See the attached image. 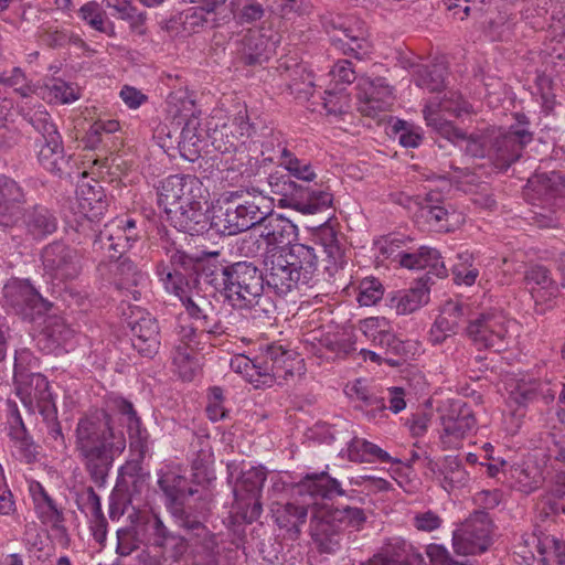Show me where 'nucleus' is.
Instances as JSON below:
<instances>
[{"label":"nucleus","mask_w":565,"mask_h":565,"mask_svg":"<svg viewBox=\"0 0 565 565\" xmlns=\"http://www.w3.org/2000/svg\"><path fill=\"white\" fill-rule=\"evenodd\" d=\"M230 271V264H203L200 263L199 273H195L198 278L203 279L206 284L212 285L216 290L222 291L225 295L226 291V274Z\"/></svg>","instance_id":"63"},{"label":"nucleus","mask_w":565,"mask_h":565,"mask_svg":"<svg viewBox=\"0 0 565 565\" xmlns=\"http://www.w3.org/2000/svg\"><path fill=\"white\" fill-rule=\"evenodd\" d=\"M285 171L295 178L299 183L311 185L310 183L317 178V173L310 162L300 160L295 157L287 148L281 149V162Z\"/></svg>","instance_id":"50"},{"label":"nucleus","mask_w":565,"mask_h":565,"mask_svg":"<svg viewBox=\"0 0 565 565\" xmlns=\"http://www.w3.org/2000/svg\"><path fill=\"white\" fill-rule=\"evenodd\" d=\"M447 67L443 62L417 65L414 70L415 84L430 93L440 92L445 87Z\"/></svg>","instance_id":"44"},{"label":"nucleus","mask_w":565,"mask_h":565,"mask_svg":"<svg viewBox=\"0 0 565 565\" xmlns=\"http://www.w3.org/2000/svg\"><path fill=\"white\" fill-rule=\"evenodd\" d=\"M524 281L530 289L536 305V311L543 312L539 307L550 303L558 294V286L552 278L550 270L542 265L530 266L524 274Z\"/></svg>","instance_id":"26"},{"label":"nucleus","mask_w":565,"mask_h":565,"mask_svg":"<svg viewBox=\"0 0 565 565\" xmlns=\"http://www.w3.org/2000/svg\"><path fill=\"white\" fill-rule=\"evenodd\" d=\"M180 22L186 32H199L201 29H214L220 25V20L215 15L206 14L199 7L190 8L180 13Z\"/></svg>","instance_id":"56"},{"label":"nucleus","mask_w":565,"mask_h":565,"mask_svg":"<svg viewBox=\"0 0 565 565\" xmlns=\"http://www.w3.org/2000/svg\"><path fill=\"white\" fill-rule=\"evenodd\" d=\"M466 335L477 347L481 349H492L500 352L505 349V335L508 333L505 318L498 312H476L469 320L466 329Z\"/></svg>","instance_id":"9"},{"label":"nucleus","mask_w":565,"mask_h":565,"mask_svg":"<svg viewBox=\"0 0 565 565\" xmlns=\"http://www.w3.org/2000/svg\"><path fill=\"white\" fill-rule=\"evenodd\" d=\"M297 353L279 344H270L264 354L262 365V384L271 386L277 381H287L294 376L295 365L299 364ZM281 384V382H278Z\"/></svg>","instance_id":"16"},{"label":"nucleus","mask_w":565,"mask_h":565,"mask_svg":"<svg viewBox=\"0 0 565 565\" xmlns=\"http://www.w3.org/2000/svg\"><path fill=\"white\" fill-rule=\"evenodd\" d=\"M23 118L39 135L35 138V145L61 137L56 124L44 105H39L24 111Z\"/></svg>","instance_id":"43"},{"label":"nucleus","mask_w":565,"mask_h":565,"mask_svg":"<svg viewBox=\"0 0 565 565\" xmlns=\"http://www.w3.org/2000/svg\"><path fill=\"white\" fill-rule=\"evenodd\" d=\"M274 515L277 525L285 529L291 540H297L301 533V526L307 521L308 508L306 504L287 502L278 504Z\"/></svg>","instance_id":"39"},{"label":"nucleus","mask_w":565,"mask_h":565,"mask_svg":"<svg viewBox=\"0 0 565 565\" xmlns=\"http://www.w3.org/2000/svg\"><path fill=\"white\" fill-rule=\"evenodd\" d=\"M381 252L387 258L393 257L394 260H397L405 268H428L427 273L420 278L431 277L430 275L437 278L447 276V269L444 262L440 260V253L436 248L422 246L416 253L398 252L396 255H393L394 243L391 242L388 245L381 247Z\"/></svg>","instance_id":"17"},{"label":"nucleus","mask_w":565,"mask_h":565,"mask_svg":"<svg viewBox=\"0 0 565 565\" xmlns=\"http://www.w3.org/2000/svg\"><path fill=\"white\" fill-rule=\"evenodd\" d=\"M35 146L39 148V163L45 170L60 177L70 174L71 156L65 153L62 136Z\"/></svg>","instance_id":"32"},{"label":"nucleus","mask_w":565,"mask_h":565,"mask_svg":"<svg viewBox=\"0 0 565 565\" xmlns=\"http://www.w3.org/2000/svg\"><path fill=\"white\" fill-rule=\"evenodd\" d=\"M324 263V274L328 278L334 276L343 263V252L333 231L329 230L321 238V243L315 245L292 244L288 253L284 255L290 267L297 273V279H300L302 286L313 289L318 286V262Z\"/></svg>","instance_id":"3"},{"label":"nucleus","mask_w":565,"mask_h":565,"mask_svg":"<svg viewBox=\"0 0 565 565\" xmlns=\"http://www.w3.org/2000/svg\"><path fill=\"white\" fill-rule=\"evenodd\" d=\"M418 217L423 218L426 224L434 231L437 232H449L450 231V212L446 204L440 206H430L427 209H418Z\"/></svg>","instance_id":"64"},{"label":"nucleus","mask_w":565,"mask_h":565,"mask_svg":"<svg viewBox=\"0 0 565 565\" xmlns=\"http://www.w3.org/2000/svg\"><path fill=\"white\" fill-rule=\"evenodd\" d=\"M225 298L239 309H250L259 305L265 279L263 271L252 262H236L230 264L226 271Z\"/></svg>","instance_id":"5"},{"label":"nucleus","mask_w":565,"mask_h":565,"mask_svg":"<svg viewBox=\"0 0 565 565\" xmlns=\"http://www.w3.org/2000/svg\"><path fill=\"white\" fill-rule=\"evenodd\" d=\"M429 284H433L431 277L418 278L414 287L398 292L391 299V307L395 308L398 315L416 311L429 301Z\"/></svg>","instance_id":"36"},{"label":"nucleus","mask_w":565,"mask_h":565,"mask_svg":"<svg viewBox=\"0 0 565 565\" xmlns=\"http://www.w3.org/2000/svg\"><path fill=\"white\" fill-rule=\"evenodd\" d=\"M13 380L17 394L26 407L31 408L35 404L40 413H43L47 406L56 407L47 379L40 373L26 374L17 358Z\"/></svg>","instance_id":"14"},{"label":"nucleus","mask_w":565,"mask_h":565,"mask_svg":"<svg viewBox=\"0 0 565 565\" xmlns=\"http://www.w3.org/2000/svg\"><path fill=\"white\" fill-rule=\"evenodd\" d=\"M127 527L141 545L153 546L162 524L161 518L150 511H134L127 518Z\"/></svg>","instance_id":"37"},{"label":"nucleus","mask_w":565,"mask_h":565,"mask_svg":"<svg viewBox=\"0 0 565 565\" xmlns=\"http://www.w3.org/2000/svg\"><path fill=\"white\" fill-rule=\"evenodd\" d=\"M107 8L113 9V15L129 23L132 31L138 34L146 33L147 12L140 11L130 0H104Z\"/></svg>","instance_id":"46"},{"label":"nucleus","mask_w":565,"mask_h":565,"mask_svg":"<svg viewBox=\"0 0 565 565\" xmlns=\"http://www.w3.org/2000/svg\"><path fill=\"white\" fill-rule=\"evenodd\" d=\"M527 195L553 206L565 205V175L557 171L536 172L527 180Z\"/></svg>","instance_id":"20"},{"label":"nucleus","mask_w":565,"mask_h":565,"mask_svg":"<svg viewBox=\"0 0 565 565\" xmlns=\"http://www.w3.org/2000/svg\"><path fill=\"white\" fill-rule=\"evenodd\" d=\"M168 218L173 227L191 236L210 232L209 203L190 206L189 209L171 210Z\"/></svg>","instance_id":"28"},{"label":"nucleus","mask_w":565,"mask_h":565,"mask_svg":"<svg viewBox=\"0 0 565 565\" xmlns=\"http://www.w3.org/2000/svg\"><path fill=\"white\" fill-rule=\"evenodd\" d=\"M277 41L259 30H248L237 43V55L244 65L267 62L276 51Z\"/></svg>","instance_id":"23"},{"label":"nucleus","mask_w":565,"mask_h":565,"mask_svg":"<svg viewBox=\"0 0 565 565\" xmlns=\"http://www.w3.org/2000/svg\"><path fill=\"white\" fill-rule=\"evenodd\" d=\"M440 424L443 426L441 438L444 443L454 445L476 429L477 419L468 404L456 401L447 408L441 409Z\"/></svg>","instance_id":"15"},{"label":"nucleus","mask_w":565,"mask_h":565,"mask_svg":"<svg viewBox=\"0 0 565 565\" xmlns=\"http://www.w3.org/2000/svg\"><path fill=\"white\" fill-rule=\"evenodd\" d=\"M375 344L384 349L383 361L391 366H399L406 361L408 350L405 343L388 331L372 334Z\"/></svg>","instance_id":"47"},{"label":"nucleus","mask_w":565,"mask_h":565,"mask_svg":"<svg viewBox=\"0 0 565 565\" xmlns=\"http://www.w3.org/2000/svg\"><path fill=\"white\" fill-rule=\"evenodd\" d=\"M492 521L483 510L475 511L452 535L457 554L475 555L486 552L492 543Z\"/></svg>","instance_id":"7"},{"label":"nucleus","mask_w":565,"mask_h":565,"mask_svg":"<svg viewBox=\"0 0 565 565\" xmlns=\"http://www.w3.org/2000/svg\"><path fill=\"white\" fill-rule=\"evenodd\" d=\"M147 281V275L128 257H119L115 270V286L119 290H126L135 300L140 297L137 287Z\"/></svg>","instance_id":"38"},{"label":"nucleus","mask_w":565,"mask_h":565,"mask_svg":"<svg viewBox=\"0 0 565 565\" xmlns=\"http://www.w3.org/2000/svg\"><path fill=\"white\" fill-rule=\"evenodd\" d=\"M426 558L411 543L396 541L384 553L360 565H426Z\"/></svg>","instance_id":"29"},{"label":"nucleus","mask_w":565,"mask_h":565,"mask_svg":"<svg viewBox=\"0 0 565 565\" xmlns=\"http://www.w3.org/2000/svg\"><path fill=\"white\" fill-rule=\"evenodd\" d=\"M136 241V236L127 233L125 228L117 227L114 232L105 228L100 231L94 238V249L107 248L109 258L124 257V253L131 247V243Z\"/></svg>","instance_id":"41"},{"label":"nucleus","mask_w":565,"mask_h":565,"mask_svg":"<svg viewBox=\"0 0 565 565\" xmlns=\"http://www.w3.org/2000/svg\"><path fill=\"white\" fill-rule=\"evenodd\" d=\"M358 87L360 89L358 110L363 116L376 117L393 105V89L385 78H362Z\"/></svg>","instance_id":"18"},{"label":"nucleus","mask_w":565,"mask_h":565,"mask_svg":"<svg viewBox=\"0 0 565 565\" xmlns=\"http://www.w3.org/2000/svg\"><path fill=\"white\" fill-rule=\"evenodd\" d=\"M160 552L163 562L180 563L189 553V537L171 531L163 522L154 540L153 546Z\"/></svg>","instance_id":"30"},{"label":"nucleus","mask_w":565,"mask_h":565,"mask_svg":"<svg viewBox=\"0 0 565 565\" xmlns=\"http://www.w3.org/2000/svg\"><path fill=\"white\" fill-rule=\"evenodd\" d=\"M298 493H308L312 498L332 500L345 495L340 481L327 472L307 475L298 484Z\"/></svg>","instance_id":"34"},{"label":"nucleus","mask_w":565,"mask_h":565,"mask_svg":"<svg viewBox=\"0 0 565 565\" xmlns=\"http://www.w3.org/2000/svg\"><path fill=\"white\" fill-rule=\"evenodd\" d=\"M41 256L45 273L54 279L67 281L81 275V255L62 242H53L45 246Z\"/></svg>","instance_id":"13"},{"label":"nucleus","mask_w":565,"mask_h":565,"mask_svg":"<svg viewBox=\"0 0 565 565\" xmlns=\"http://www.w3.org/2000/svg\"><path fill=\"white\" fill-rule=\"evenodd\" d=\"M189 175L190 174H173L160 182V186L158 188V203L168 215L172 213L171 210L175 209L180 198L184 194Z\"/></svg>","instance_id":"45"},{"label":"nucleus","mask_w":565,"mask_h":565,"mask_svg":"<svg viewBox=\"0 0 565 565\" xmlns=\"http://www.w3.org/2000/svg\"><path fill=\"white\" fill-rule=\"evenodd\" d=\"M26 233L34 239H42L54 233L57 227V220L54 214L42 205H34L29 209L21 207V218Z\"/></svg>","instance_id":"33"},{"label":"nucleus","mask_w":565,"mask_h":565,"mask_svg":"<svg viewBox=\"0 0 565 565\" xmlns=\"http://www.w3.org/2000/svg\"><path fill=\"white\" fill-rule=\"evenodd\" d=\"M25 203V193L19 183L0 174V230H11L18 224Z\"/></svg>","instance_id":"22"},{"label":"nucleus","mask_w":565,"mask_h":565,"mask_svg":"<svg viewBox=\"0 0 565 565\" xmlns=\"http://www.w3.org/2000/svg\"><path fill=\"white\" fill-rule=\"evenodd\" d=\"M267 180L271 193L280 196L279 204L282 207H290L302 214H316L332 206L333 194L329 185H305L282 170L270 173Z\"/></svg>","instance_id":"4"},{"label":"nucleus","mask_w":565,"mask_h":565,"mask_svg":"<svg viewBox=\"0 0 565 565\" xmlns=\"http://www.w3.org/2000/svg\"><path fill=\"white\" fill-rule=\"evenodd\" d=\"M253 130L252 125L247 121L246 116H237L231 122H225L216 127L212 134V145L218 152L236 153L244 152L245 137H249Z\"/></svg>","instance_id":"21"},{"label":"nucleus","mask_w":565,"mask_h":565,"mask_svg":"<svg viewBox=\"0 0 565 565\" xmlns=\"http://www.w3.org/2000/svg\"><path fill=\"white\" fill-rule=\"evenodd\" d=\"M206 190L203 188L202 182L194 175H189L184 194L180 198L174 210L189 209L190 206L207 204Z\"/></svg>","instance_id":"62"},{"label":"nucleus","mask_w":565,"mask_h":565,"mask_svg":"<svg viewBox=\"0 0 565 565\" xmlns=\"http://www.w3.org/2000/svg\"><path fill=\"white\" fill-rule=\"evenodd\" d=\"M556 391L547 383L536 379H521L516 381L511 388L507 405L510 408V415L514 420V426L520 427L525 409L540 401L548 404L554 401Z\"/></svg>","instance_id":"11"},{"label":"nucleus","mask_w":565,"mask_h":565,"mask_svg":"<svg viewBox=\"0 0 565 565\" xmlns=\"http://www.w3.org/2000/svg\"><path fill=\"white\" fill-rule=\"evenodd\" d=\"M126 448L122 433L114 430L110 414L104 409L82 416L75 429V450L90 479L98 487L106 483L114 460Z\"/></svg>","instance_id":"2"},{"label":"nucleus","mask_w":565,"mask_h":565,"mask_svg":"<svg viewBox=\"0 0 565 565\" xmlns=\"http://www.w3.org/2000/svg\"><path fill=\"white\" fill-rule=\"evenodd\" d=\"M19 296L21 303L25 309L31 311L32 319L34 316H43L52 309L53 303L44 299L41 294L29 284L20 286Z\"/></svg>","instance_id":"58"},{"label":"nucleus","mask_w":565,"mask_h":565,"mask_svg":"<svg viewBox=\"0 0 565 565\" xmlns=\"http://www.w3.org/2000/svg\"><path fill=\"white\" fill-rule=\"evenodd\" d=\"M439 476L443 477V488L448 492L465 487L469 481V473L465 470L461 461L451 456L445 458Z\"/></svg>","instance_id":"51"},{"label":"nucleus","mask_w":565,"mask_h":565,"mask_svg":"<svg viewBox=\"0 0 565 565\" xmlns=\"http://www.w3.org/2000/svg\"><path fill=\"white\" fill-rule=\"evenodd\" d=\"M158 484L175 525L188 534L192 565H218L217 536L206 526L210 509L206 502L192 499L198 490L188 487L186 479L177 475L160 478Z\"/></svg>","instance_id":"1"},{"label":"nucleus","mask_w":565,"mask_h":565,"mask_svg":"<svg viewBox=\"0 0 565 565\" xmlns=\"http://www.w3.org/2000/svg\"><path fill=\"white\" fill-rule=\"evenodd\" d=\"M119 130L117 120H97L87 130L83 142L90 150L114 154L122 146V140L115 134Z\"/></svg>","instance_id":"27"},{"label":"nucleus","mask_w":565,"mask_h":565,"mask_svg":"<svg viewBox=\"0 0 565 565\" xmlns=\"http://www.w3.org/2000/svg\"><path fill=\"white\" fill-rule=\"evenodd\" d=\"M116 407L119 414L125 418L124 420L130 439V449L136 456L120 468L119 476L122 479L126 477L140 478L143 470L142 461L148 451L149 434L147 429L142 427L141 419L129 401L121 398L116 402Z\"/></svg>","instance_id":"8"},{"label":"nucleus","mask_w":565,"mask_h":565,"mask_svg":"<svg viewBox=\"0 0 565 565\" xmlns=\"http://www.w3.org/2000/svg\"><path fill=\"white\" fill-rule=\"evenodd\" d=\"M170 262L174 267L173 271L168 270L166 267H163L162 270L158 269V274L161 276V280L167 286V274L180 273L183 276V286L188 288L189 279L185 278V275L191 273H199L201 260L198 257L191 256L183 250L175 249L170 257Z\"/></svg>","instance_id":"54"},{"label":"nucleus","mask_w":565,"mask_h":565,"mask_svg":"<svg viewBox=\"0 0 565 565\" xmlns=\"http://www.w3.org/2000/svg\"><path fill=\"white\" fill-rule=\"evenodd\" d=\"M433 106H425L423 109L424 118L429 127H431L440 137L457 145L467 138V134L455 127L451 121L441 117L440 114L431 111Z\"/></svg>","instance_id":"52"},{"label":"nucleus","mask_w":565,"mask_h":565,"mask_svg":"<svg viewBox=\"0 0 565 565\" xmlns=\"http://www.w3.org/2000/svg\"><path fill=\"white\" fill-rule=\"evenodd\" d=\"M204 333L193 324H179L175 328L174 362L183 363L193 359L194 353L204 350Z\"/></svg>","instance_id":"35"},{"label":"nucleus","mask_w":565,"mask_h":565,"mask_svg":"<svg viewBox=\"0 0 565 565\" xmlns=\"http://www.w3.org/2000/svg\"><path fill=\"white\" fill-rule=\"evenodd\" d=\"M238 215L235 207L228 206L225 210L220 207L211 215L210 232L224 236L244 232L245 230L242 227Z\"/></svg>","instance_id":"49"},{"label":"nucleus","mask_w":565,"mask_h":565,"mask_svg":"<svg viewBox=\"0 0 565 565\" xmlns=\"http://www.w3.org/2000/svg\"><path fill=\"white\" fill-rule=\"evenodd\" d=\"M343 527L331 519V513L320 511L312 515L310 521V536L315 548L319 553L334 554L341 547Z\"/></svg>","instance_id":"19"},{"label":"nucleus","mask_w":565,"mask_h":565,"mask_svg":"<svg viewBox=\"0 0 565 565\" xmlns=\"http://www.w3.org/2000/svg\"><path fill=\"white\" fill-rule=\"evenodd\" d=\"M475 313L470 303L450 299L443 305L437 318V326L456 333L460 324L463 321L469 323Z\"/></svg>","instance_id":"42"},{"label":"nucleus","mask_w":565,"mask_h":565,"mask_svg":"<svg viewBox=\"0 0 565 565\" xmlns=\"http://www.w3.org/2000/svg\"><path fill=\"white\" fill-rule=\"evenodd\" d=\"M131 331V347L142 358L152 359L159 352L161 333L157 319L140 308L131 310L126 319Z\"/></svg>","instance_id":"12"},{"label":"nucleus","mask_w":565,"mask_h":565,"mask_svg":"<svg viewBox=\"0 0 565 565\" xmlns=\"http://www.w3.org/2000/svg\"><path fill=\"white\" fill-rule=\"evenodd\" d=\"M230 366L235 373L245 376V379L249 383L254 384L255 387L263 386L260 362L253 361L244 354H238L231 359Z\"/></svg>","instance_id":"59"},{"label":"nucleus","mask_w":565,"mask_h":565,"mask_svg":"<svg viewBox=\"0 0 565 565\" xmlns=\"http://www.w3.org/2000/svg\"><path fill=\"white\" fill-rule=\"evenodd\" d=\"M328 511L331 513V519L333 521H338L343 529L345 526H351L360 530L366 522V514L364 510L356 505H341Z\"/></svg>","instance_id":"61"},{"label":"nucleus","mask_w":565,"mask_h":565,"mask_svg":"<svg viewBox=\"0 0 565 565\" xmlns=\"http://www.w3.org/2000/svg\"><path fill=\"white\" fill-rule=\"evenodd\" d=\"M356 21L342 15L326 19L324 28L330 34L332 44L343 54L362 61L370 56L372 46L364 38L360 28H354Z\"/></svg>","instance_id":"10"},{"label":"nucleus","mask_w":565,"mask_h":565,"mask_svg":"<svg viewBox=\"0 0 565 565\" xmlns=\"http://www.w3.org/2000/svg\"><path fill=\"white\" fill-rule=\"evenodd\" d=\"M167 289L180 299L188 316L198 322L216 311L215 306L209 298L199 292L191 294L183 286V276L180 273L167 274Z\"/></svg>","instance_id":"24"},{"label":"nucleus","mask_w":565,"mask_h":565,"mask_svg":"<svg viewBox=\"0 0 565 565\" xmlns=\"http://www.w3.org/2000/svg\"><path fill=\"white\" fill-rule=\"evenodd\" d=\"M260 236L264 237L266 246L292 245L297 237L298 228L288 218L271 212L262 223Z\"/></svg>","instance_id":"31"},{"label":"nucleus","mask_w":565,"mask_h":565,"mask_svg":"<svg viewBox=\"0 0 565 565\" xmlns=\"http://www.w3.org/2000/svg\"><path fill=\"white\" fill-rule=\"evenodd\" d=\"M230 7L233 18L241 25L256 23L266 13V8L257 0H231Z\"/></svg>","instance_id":"53"},{"label":"nucleus","mask_w":565,"mask_h":565,"mask_svg":"<svg viewBox=\"0 0 565 565\" xmlns=\"http://www.w3.org/2000/svg\"><path fill=\"white\" fill-rule=\"evenodd\" d=\"M237 214H239L242 227L245 231L252 227H260L262 223L266 220L273 210V202L263 195L253 196L250 200L235 206Z\"/></svg>","instance_id":"40"},{"label":"nucleus","mask_w":565,"mask_h":565,"mask_svg":"<svg viewBox=\"0 0 565 565\" xmlns=\"http://www.w3.org/2000/svg\"><path fill=\"white\" fill-rule=\"evenodd\" d=\"M79 15L94 30L108 35L115 34L114 24L106 19L105 13L96 2L84 4L79 10Z\"/></svg>","instance_id":"60"},{"label":"nucleus","mask_w":565,"mask_h":565,"mask_svg":"<svg viewBox=\"0 0 565 565\" xmlns=\"http://www.w3.org/2000/svg\"><path fill=\"white\" fill-rule=\"evenodd\" d=\"M524 119V115H519V125L511 126L509 130L490 134V161L495 168L507 170L522 157L525 147L533 141V132L522 126L526 124Z\"/></svg>","instance_id":"6"},{"label":"nucleus","mask_w":565,"mask_h":565,"mask_svg":"<svg viewBox=\"0 0 565 565\" xmlns=\"http://www.w3.org/2000/svg\"><path fill=\"white\" fill-rule=\"evenodd\" d=\"M266 481V472L263 469L250 468L244 471L234 488L236 500L260 497L263 486Z\"/></svg>","instance_id":"48"},{"label":"nucleus","mask_w":565,"mask_h":565,"mask_svg":"<svg viewBox=\"0 0 565 565\" xmlns=\"http://www.w3.org/2000/svg\"><path fill=\"white\" fill-rule=\"evenodd\" d=\"M425 106H433L431 111L435 114L447 113L454 117H460L470 111V105L455 92L446 93L441 99L431 98Z\"/></svg>","instance_id":"57"},{"label":"nucleus","mask_w":565,"mask_h":565,"mask_svg":"<svg viewBox=\"0 0 565 565\" xmlns=\"http://www.w3.org/2000/svg\"><path fill=\"white\" fill-rule=\"evenodd\" d=\"M264 279L265 287L278 296H286L302 286L300 279H297V273L290 267L282 254L273 255L270 262L266 263Z\"/></svg>","instance_id":"25"},{"label":"nucleus","mask_w":565,"mask_h":565,"mask_svg":"<svg viewBox=\"0 0 565 565\" xmlns=\"http://www.w3.org/2000/svg\"><path fill=\"white\" fill-rule=\"evenodd\" d=\"M198 126V120H188L180 132L178 147L181 156L190 162H194L200 158L201 139L196 134Z\"/></svg>","instance_id":"55"}]
</instances>
